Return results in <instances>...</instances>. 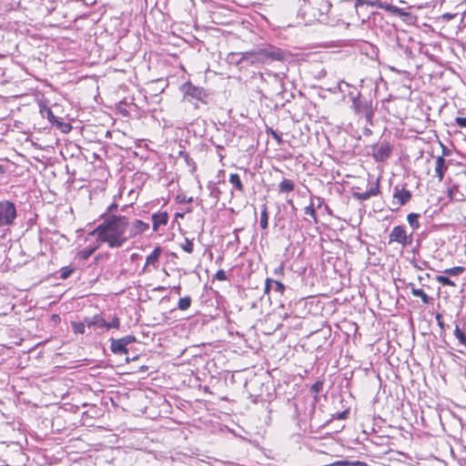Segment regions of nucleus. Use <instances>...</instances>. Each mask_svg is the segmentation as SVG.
I'll use <instances>...</instances> for the list:
<instances>
[{"label": "nucleus", "instance_id": "21", "mask_svg": "<svg viewBox=\"0 0 466 466\" xmlns=\"http://www.w3.org/2000/svg\"><path fill=\"white\" fill-rule=\"evenodd\" d=\"M453 334L458 340V345L466 348V334L458 325L455 326Z\"/></svg>", "mask_w": 466, "mask_h": 466}, {"label": "nucleus", "instance_id": "51", "mask_svg": "<svg viewBox=\"0 0 466 466\" xmlns=\"http://www.w3.org/2000/svg\"><path fill=\"white\" fill-rule=\"evenodd\" d=\"M5 173V169L2 165H0V175H4Z\"/></svg>", "mask_w": 466, "mask_h": 466}, {"label": "nucleus", "instance_id": "38", "mask_svg": "<svg viewBox=\"0 0 466 466\" xmlns=\"http://www.w3.org/2000/svg\"><path fill=\"white\" fill-rule=\"evenodd\" d=\"M273 281L274 280L268 278L265 280L264 294H269Z\"/></svg>", "mask_w": 466, "mask_h": 466}, {"label": "nucleus", "instance_id": "30", "mask_svg": "<svg viewBox=\"0 0 466 466\" xmlns=\"http://www.w3.org/2000/svg\"><path fill=\"white\" fill-rule=\"evenodd\" d=\"M74 271H75L74 268H71L69 266L63 267L60 269V278L62 279H66L67 278H69L73 274Z\"/></svg>", "mask_w": 466, "mask_h": 466}, {"label": "nucleus", "instance_id": "39", "mask_svg": "<svg viewBox=\"0 0 466 466\" xmlns=\"http://www.w3.org/2000/svg\"><path fill=\"white\" fill-rule=\"evenodd\" d=\"M329 466H350V461H337L330 463Z\"/></svg>", "mask_w": 466, "mask_h": 466}, {"label": "nucleus", "instance_id": "7", "mask_svg": "<svg viewBox=\"0 0 466 466\" xmlns=\"http://www.w3.org/2000/svg\"><path fill=\"white\" fill-rule=\"evenodd\" d=\"M182 92L184 93V98L187 96H190L193 99L200 101L202 103L205 102V97L207 96L205 90L202 87L194 86L190 81L183 84L181 87Z\"/></svg>", "mask_w": 466, "mask_h": 466}, {"label": "nucleus", "instance_id": "11", "mask_svg": "<svg viewBox=\"0 0 466 466\" xmlns=\"http://www.w3.org/2000/svg\"><path fill=\"white\" fill-rule=\"evenodd\" d=\"M149 229V224L142 221L141 219H135L132 223L129 222L127 229V241L137 236L142 235Z\"/></svg>", "mask_w": 466, "mask_h": 466}, {"label": "nucleus", "instance_id": "33", "mask_svg": "<svg viewBox=\"0 0 466 466\" xmlns=\"http://www.w3.org/2000/svg\"><path fill=\"white\" fill-rule=\"evenodd\" d=\"M304 212L306 215H309L311 218H314L315 221H317L316 210H315L314 205L312 203L309 206L305 208Z\"/></svg>", "mask_w": 466, "mask_h": 466}, {"label": "nucleus", "instance_id": "8", "mask_svg": "<svg viewBox=\"0 0 466 466\" xmlns=\"http://www.w3.org/2000/svg\"><path fill=\"white\" fill-rule=\"evenodd\" d=\"M412 194L405 187H399L396 186L393 191L392 204L395 206L394 209L400 208L401 206L406 205L411 199Z\"/></svg>", "mask_w": 466, "mask_h": 466}, {"label": "nucleus", "instance_id": "16", "mask_svg": "<svg viewBox=\"0 0 466 466\" xmlns=\"http://www.w3.org/2000/svg\"><path fill=\"white\" fill-rule=\"evenodd\" d=\"M101 244L96 240L92 245L88 246L86 248H83L79 251H77L76 258L80 260H87L92 254L96 252L100 248Z\"/></svg>", "mask_w": 466, "mask_h": 466}, {"label": "nucleus", "instance_id": "48", "mask_svg": "<svg viewBox=\"0 0 466 466\" xmlns=\"http://www.w3.org/2000/svg\"><path fill=\"white\" fill-rule=\"evenodd\" d=\"M116 209H117V204L113 203V204H111V205L107 208V213H106V214H108V213H110V212H113V211H115V210H116Z\"/></svg>", "mask_w": 466, "mask_h": 466}, {"label": "nucleus", "instance_id": "42", "mask_svg": "<svg viewBox=\"0 0 466 466\" xmlns=\"http://www.w3.org/2000/svg\"><path fill=\"white\" fill-rule=\"evenodd\" d=\"M120 339L123 340L126 346H127L128 344L134 342L136 340V338L134 336H126L124 338H121Z\"/></svg>", "mask_w": 466, "mask_h": 466}, {"label": "nucleus", "instance_id": "20", "mask_svg": "<svg viewBox=\"0 0 466 466\" xmlns=\"http://www.w3.org/2000/svg\"><path fill=\"white\" fill-rule=\"evenodd\" d=\"M229 182L237 191L239 193H244L245 187L238 174H230Z\"/></svg>", "mask_w": 466, "mask_h": 466}, {"label": "nucleus", "instance_id": "18", "mask_svg": "<svg viewBox=\"0 0 466 466\" xmlns=\"http://www.w3.org/2000/svg\"><path fill=\"white\" fill-rule=\"evenodd\" d=\"M295 189V183L292 179L283 178L279 184V192L280 194H289Z\"/></svg>", "mask_w": 466, "mask_h": 466}, {"label": "nucleus", "instance_id": "24", "mask_svg": "<svg viewBox=\"0 0 466 466\" xmlns=\"http://www.w3.org/2000/svg\"><path fill=\"white\" fill-rule=\"evenodd\" d=\"M324 382L322 380H317L313 385H311L309 390L314 395L315 400H318V395L323 390Z\"/></svg>", "mask_w": 466, "mask_h": 466}, {"label": "nucleus", "instance_id": "45", "mask_svg": "<svg viewBox=\"0 0 466 466\" xmlns=\"http://www.w3.org/2000/svg\"><path fill=\"white\" fill-rule=\"evenodd\" d=\"M47 117H48V120L52 123V124H55L56 125V120H58L55 116L54 114L49 110L48 113H47Z\"/></svg>", "mask_w": 466, "mask_h": 466}, {"label": "nucleus", "instance_id": "31", "mask_svg": "<svg viewBox=\"0 0 466 466\" xmlns=\"http://www.w3.org/2000/svg\"><path fill=\"white\" fill-rule=\"evenodd\" d=\"M266 132L268 135H270L276 140V142L279 146L283 144V139H282L281 136L279 133H277L275 130H273L271 127H268Z\"/></svg>", "mask_w": 466, "mask_h": 466}, {"label": "nucleus", "instance_id": "22", "mask_svg": "<svg viewBox=\"0 0 466 466\" xmlns=\"http://www.w3.org/2000/svg\"><path fill=\"white\" fill-rule=\"evenodd\" d=\"M268 210L267 205H263L260 212V227L262 229L268 228Z\"/></svg>", "mask_w": 466, "mask_h": 466}, {"label": "nucleus", "instance_id": "5", "mask_svg": "<svg viewBox=\"0 0 466 466\" xmlns=\"http://www.w3.org/2000/svg\"><path fill=\"white\" fill-rule=\"evenodd\" d=\"M258 55L262 60V65L271 61H283L285 59V54L283 50L273 46L265 48H259Z\"/></svg>", "mask_w": 466, "mask_h": 466}, {"label": "nucleus", "instance_id": "32", "mask_svg": "<svg viewBox=\"0 0 466 466\" xmlns=\"http://www.w3.org/2000/svg\"><path fill=\"white\" fill-rule=\"evenodd\" d=\"M176 201L177 203H191L193 201V198H187L185 194H179L176 197Z\"/></svg>", "mask_w": 466, "mask_h": 466}, {"label": "nucleus", "instance_id": "25", "mask_svg": "<svg viewBox=\"0 0 466 466\" xmlns=\"http://www.w3.org/2000/svg\"><path fill=\"white\" fill-rule=\"evenodd\" d=\"M191 302H192L191 298L189 296H185V297L179 299V300L177 302V308L180 310H187V309L190 308Z\"/></svg>", "mask_w": 466, "mask_h": 466}, {"label": "nucleus", "instance_id": "14", "mask_svg": "<svg viewBox=\"0 0 466 466\" xmlns=\"http://www.w3.org/2000/svg\"><path fill=\"white\" fill-rule=\"evenodd\" d=\"M447 170L448 166L445 158L442 156L437 157L434 163V174L432 175V177L437 178L439 182H441Z\"/></svg>", "mask_w": 466, "mask_h": 466}, {"label": "nucleus", "instance_id": "41", "mask_svg": "<svg viewBox=\"0 0 466 466\" xmlns=\"http://www.w3.org/2000/svg\"><path fill=\"white\" fill-rule=\"evenodd\" d=\"M435 319L437 320L438 326L441 328V329L444 330V323L442 321V316L441 313H437L435 316Z\"/></svg>", "mask_w": 466, "mask_h": 466}, {"label": "nucleus", "instance_id": "17", "mask_svg": "<svg viewBox=\"0 0 466 466\" xmlns=\"http://www.w3.org/2000/svg\"><path fill=\"white\" fill-rule=\"evenodd\" d=\"M409 287L410 288L411 294L414 297L420 298L423 304L428 305L431 302V297L422 289L416 288L413 283H410Z\"/></svg>", "mask_w": 466, "mask_h": 466}, {"label": "nucleus", "instance_id": "26", "mask_svg": "<svg viewBox=\"0 0 466 466\" xmlns=\"http://www.w3.org/2000/svg\"><path fill=\"white\" fill-rule=\"evenodd\" d=\"M179 247L187 253L191 254L194 251V243L192 240L186 238Z\"/></svg>", "mask_w": 466, "mask_h": 466}, {"label": "nucleus", "instance_id": "4", "mask_svg": "<svg viewBox=\"0 0 466 466\" xmlns=\"http://www.w3.org/2000/svg\"><path fill=\"white\" fill-rule=\"evenodd\" d=\"M86 323L88 328L93 329H116L120 328L119 318L115 315L110 322H107L101 315H95L91 319H86Z\"/></svg>", "mask_w": 466, "mask_h": 466}, {"label": "nucleus", "instance_id": "47", "mask_svg": "<svg viewBox=\"0 0 466 466\" xmlns=\"http://www.w3.org/2000/svg\"><path fill=\"white\" fill-rule=\"evenodd\" d=\"M353 107H354V110L357 112V113H360L361 110H360V106L358 102L357 99H354L353 100Z\"/></svg>", "mask_w": 466, "mask_h": 466}, {"label": "nucleus", "instance_id": "27", "mask_svg": "<svg viewBox=\"0 0 466 466\" xmlns=\"http://www.w3.org/2000/svg\"><path fill=\"white\" fill-rule=\"evenodd\" d=\"M436 280L438 283L441 284L442 286L455 287V283L446 276H442V275L437 276Z\"/></svg>", "mask_w": 466, "mask_h": 466}, {"label": "nucleus", "instance_id": "15", "mask_svg": "<svg viewBox=\"0 0 466 466\" xmlns=\"http://www.w3.org/2000/svg\"><path fill=\"white\" fill-rule=\"evenodd\" d=\"M240 62H247L251 66L262 65V60L258 50L247 51L241 54Z\"/></svg>", "mask_w": 466, "mask_h": 466}, {"label": "nucleus", "instance_id": "34", "mask_svg": "<svg viewBox=\"0 0 466 466\" xmlns=\"http://www.w3.org/2000/svg\"><path fill=\"white\" fill-rule=\"evenodd\" d=\"M273 284L275 285V290L279 292L280 295H283L286 289L285 285L279 280H274Z\"/></svg>", "mask_w": 466, "mask_h": 466}, {"label": "nucleus", "instance_id": "44", "mask_svg": "<svg viewBox=\"0 0 466 466\" xmlns=\"http://www.w3.org/2000/svg\"><path fill=\"white\" fill-rule=\"evenodd\" d=\"M455 16H456V14L445 13V14H443V15H442V16H441V17H442L444 20H446V21H450V20H451V19L455 18Z\"/></svg>", "mask_w": 466, "mask_h": 466}, {"label": "nucleus", "instance_id": "9", "mask_svg": "<svg viewBox=\"0 0 466 466\" xmlns=\"http://www.w3.org/2000/svg\"><path fill=\"white\" fill-rule=\"evenodd\" d=\"M162 252L163 249L160 246L154 248L153 251L146 257L143 272H150L152 269H157L159 268V258Z\"/></svg>", "mask_w": 466, "mask_h": 466}, {"label": "nucleus", "instance_id": "6", "mask_svg": "<svg viewBox=\"0 0 466 466\" xmlns=\"http://www.w3.org/2000/svg\"><path fill=\"white\" fill-rule=\"evenodd\" d=\"M392 148V145L386 141L375 145L372 147V157L377 162H383L390 157Z\"/></svg>", "mask_w": 466, "mask_h": 466}, {"label": "nucleus", "instance_id": "50", "mask_svg": "<svg viewBox=\"0 0 466 466\" xmlns=\"http://www.w3.org/2000/svg\"><path fill=\"white\" fill-rule=\"evenodd\" d=\"M148 367L146 366V365H142L141 367H139L138 370L139 371H146L147 370Z\"/></svg>", "mask_w": 466, "mask_h": 466}, {"label": "nucleus", "instance_id": "1", "mask_svg": "<svg viewBox=\"0 0 466 466\" xmlns=\"http://www.w3.org/2000/svg\"><path fill=\"white\" fill-rule=\"evenodd\" d=\"M102 222L90 231L85 240L96 237L97 241L110 248H118L127 242L129 218L124 215L103 214Z\"/></svg>", "mask_w": 466, "mask_h": 466}, {"label": "nucleus", "instance_id": "35", "mask_svg": "<svg viewBox=\"0 0 466 466\" xmlns=\"http://www.w3.org/2000/svg\"><path fill=\"white\" fill-rule=\"evenodd\" d=\"M56 126L61 128L64 133H68L71 130V126L69 124L63 123L62 121L56 120Z\"/></svg>", "mask_w": 466, "mask_h": 466}, {"label": "nucleus", "instance_id": "43", "mask_svg": "<svg viewBox=\"0 0 466 466\" xmlns=\"http://www.w3.org/2000/svg\"><path fill=\"white\" fill-rule=\"evenodd\" d=\"M348 415H349V410H343L341 412H339L337 415H336V419L338 420H345L348 418Z\"/></svg>", "mask_w": 466, "mask_h": 466}, {"label": "nucleus", "instance_id": "19", "mask_svg": "<svg viewBox=\"0 0 466 466\" xmlns=\"http://www.w3.org/2000/svg\"><path fill=\"white\" fill-rule=\"evenodd\" d=\"M110 349L116 354H127L128 352L127 346L120 339H112Z\"/></svg>", "mask_w": 466, "mask_h": 466}, {"label": "nucleus", "instance_id": "12", "mask_svg": "<svg viewBox=\"0 0 466 466\" xmlns=\"http://www.w3.org/2000/svg\"><path fill=\"white\" fill-rule=\"evenodd\" d=\"M152 230L158 232L161 228L168 223L169 216L167 211H157L152 214Z\"/></svg>", "mask_w": 466, "mask_h": 466}, {"label": "nucleus", "instance_id": "29", "mask_svg": "<svg viewBox=\"0 0 466 466\" xmlns=\"http://www.w3.org/2000/svg\"><path fill=\"white\" fill-rule=\"evenodd\" d=\"M464 270H465V268L463 267L456 266V267H452V268L445 269L444 273L451 275V276H456V275L461 274L462 272H464Z\"/></svg>", "mask_w": 466, "mask_h": 466}, {"label": "nucleus", "instance_id": "52", "mask_svg": "<svg viewBox=\"0 0 466 466\" xmlns=\"http://www.w3.org/2000/svg\"><path fill=\"white\" fill-rule=\"evenodd\" d=\"M180 289H181V288H180V285H178V286L176 288V291H177V294H179V293H180Z\"/></svg>", "mask_w": 466, "mask_h": 466}, {"label": "nucleus", "instance_id": "3", "mask_svg": "<svg viewBox=\"0 0 466 466\" xmlns=\"http://www.w3.org/2000/svg\"><path fill=\"white\" fill-rule=\"evenodd\" d=\"M17 212L15 204L9 200L0 201V227L13 225Z\"/></svg>", "mask_w": 466, "mask_h": 466}, {"label": "nucleus", "instance_id": "13", "mask_svg": "<svg viewBox=\"0 0 466 466\" xmlns=\"http://www.w3.org/2000/svg\"><path fill=\"white\" fill-rule=\"evenodd\" d=\"M369 5V6H374L378 8H382L387 11H390L391 13H397L399 11V8L389 4H383L380 0H355V5Z\"/></svg>", "mask_w": 466, "mask_h": 466}, {"label": "nucleus", "instance_id": "2", "mask_svg": "<svg viewBox=\"0 0 466 466\" xmlns=\"http://www.w3.org/2000/svg\"><path fill=\"white\" fill-rule=\"evenodd\" d=\"M412 234H408L404 226H395L389 235V244L397 243L402 248L412 244Z\"/></svg>", "mask_w": 466, "mask_h": 466}, {"label": "nucleus", "instance_id": "40", "mask_svg": "<svg viewBox=\"0 0 466 466\" xmlns=\"http://www.w3.org/2000/svg\"><path fill=\"white\" fill-rule=\"evenodd\" d=\"M455 122L460 127H466V117L458 116Z\"/></svg>", "mask_w": 466, "mask_h": 466}, {"label": "nucleus", "instance_id": "23", "mask_svg": "<svg viewBox=\"0 0 466 466\" xmlns=\"http://www.w3.org/2000/svg\"><path fill=\"white\" fill-rule=\"evenodd\" d=\"M419 217V214L416 213H410L407 216V220L413 229H418L420 228Z\"/></svg>", "mask_w": 466, "mask_h": 466}, {"label": "nucleus", "instance_id": "49", "mask_svg": "<svg viewBox=\"0 0 466 466\" xmlns=\"http://www.w3.org/2000/svg\"><path fill=\"white\" fill-rule=\"evenodd\" d=\"M275 273H279L280 275L284 274V266L281 264L278 268L275 269Z\"/></svg>", "mask_w": 466, "mask_h": 466}, {"label": "nucleus", "instance_id": "37", "mask_svg": "<svg viewBox=\"0 0 466 466\" xmlns=\"http://www.w3.org/2000/svg\"><path fill=\"white\" fill-rule=\"evenodd\" d=\"M458 190V186H452L451 187L448 188V191H447V194H448V198L453 201V200H458L455 196H454V192Z\"/></svg>", "mask_w": 466, "mask_h": 466}, {"label": "nucleus", "instance_id": "10", "mask_svg": "<svg viewBox=\"0 0 466 466\" xmlns=\"http://www.w3.org/2000/svg\"><path fill=\"white\" fill-rule=\"evenodd\" d=\"M380 193V178L375 179L370 183V187L365 192L355 190L352 192V196L355 199L360 201H365L372 197H376Z\"/></svg>", "mask_w": 466, "mask_h": 466}, {"label": "nucleus", "instance_id": "28", "mask_svg": "<svg viewBox=\"0 0 466 466\" xmlns=\"http://www.w3.org/2000/svg\"><path fill=\"white\" fill-rule=\"evenodd\" d=\"M72 329L76 334H84L86 331V325L84 322H72Z\"/></svg>", "mask_w": 466, "mask_h": 466}, {"label": "nucleus", "instance_id": "53", "mask_svg": "<svg viewBox=\"0 0 466 466\" xmlns=\"http://www.w3.org/2000/svg\"><path fill=\"white\" fill-rule=\"evenodd\" d=\"M180 289H181V288H180V285H178V286L176 288V291H177V294H179V293H180Z\"/></svg>", "mask_w": 466, "mask_h": 466}, {"label": "nucleus", "instance_id": "36", "mask_svg": "<svg viewBox=\"0 0 466 466\" xmlns=\"http://www.w3.org/2000/svg\"><path fill=\"white\" fill-rule=\"evenodd\" d=\"M215 278H216V279H218L219 281H225L228 279V276L223 269L218 270L216 272Z\"/></svg>", "mask_w": 466, "mask_h": 466}, {"label": "nucleus", "instance_id": "46", "mask_svg": "<svg viewBox=\"0 0 466 466\" xmlns=\"http://www.w3.org/2000/svg\"><path fill=\"white\" fill-rule=\"evenodd\" d=\"M350 466H369L366 462L361 461H350Z\"/></svg>", "mask_w": 466, "mask_h": 466}]
</instances>
